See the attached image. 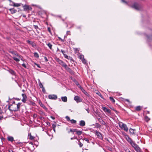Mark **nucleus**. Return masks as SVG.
<instances>
[{
	"label": "nucleus",
	"instance_id": "nucleus-47",
	"mask_svg": "<svg viewBox=\"0 0 152 152\" xmlns=\"http://www.w3.org/2000/svg\"><path fill=\"white\" fill-rule=\"evenodd\" d=\"M121 1L124 3H125L126 4H127V2L126 1H125L124 0H121Z\"/></svg>",
	"mask_w": 152,
	"mask_h": 152
},
{
	"label": "nucleus",
	"instance_id": "nucleus-25",
	"mask_svg": "<svg viewBox=\"0 0 152 152\" xmlns=\"http://www.w3.org/2000/svg\"><path fill=\"white\" fill-rule=\"evenodd\" d=\"M34 56L35 57L37 58H39V57L38 54L37 52H35L34 53Z\"/></svg>",
	"mask_w": 152,
	"mask_h": 152
},
{
	"label": "nucleus",
	"instance_id": "nucleus-28",
	"mask_svg": "<svg viewBox=\"0 0 152 152\" xmlns=\"http://www.w3.org/2000/svg\"><path fill=\"white\" fill-rule=\"evenodd\" d=\"M8 139L10 141H12L13 140V138L12 137H8Z\"/></svg>",
	"mask_w": 152,
	"mask_h": 152
},
{
	"label": "nucleus",
	"instance_id": "nucleus-44",
	"mask_svg": "<svg viewBox=\"0 0 152 152\" xmlns=\"http://www.w3.org/2000/svg\"><path fill=\"white\" fill-rule=\"evenodd\" d=\"M42 88V92L44 93H45V90L44 87H43Z\"/></svg>",
	"mask_w": 152,
	"mask_h": 152
},
{
	"label": "nucleus",
	"instance_id": "nucleus-4",
	"mask_svg": "<svg viewBox=\"0 0 152 152\" xmlns=\"http://www.w3.org/2000/svg\"><path fill=\"white\" fill-rule=\"evenodd\" d=\"M132 7L137 10H140L142 8L141 6L140 5L136 3H134L133 6H132Z\"/></svg>",
	"mask_w": 152,
	"mask_h": 152
},
{
	"label": "nucleus",
	"instance_id": "nucleus-33",
	"mask_svg": "<svg viewBox=\"0 0 152 152\" xmlns=\"http://www.w3.org/2000/svg\"><path fill=\"white\" fill-rule=\"evenodd\" d=\"M150 118H149L147 116H146L145 117V120L146 121H148L150 120Z\"/></svg>",
	"mask_w": 152,
	"mask_h": 152
},
{
	"label": "nucleus",
	"instance_id": "nucleus-27",
	"mask_svg": "<svg viewBox=\"0 0 152 152\" xmlns=\"http://www.w3.org/2000/svg\"><path fill=\"white\" fill-rule=\"evenodd\" d=\"M39 87L41 88L44 87L43 85L42 84V83L39 80Z\"/></svg>",
	"mask_w": 152,
	"mask_h": 152
},
{
	"label": "nucleus",
	"instance_id": "nucleus-14",
	"mask_svg": "<svg viewBox=\"0 0 152 152\" xmlns=\"http://www.w3.org/2000/svg\"><path fill=\"white\" fill-rule=\"evenodd\" d=\"M24 10H30L31 9V7H29V6L27 5H25L23 6Z\"/></svg>",
	"mask_w": 152,
	"mask_h": 152
},
{
	"label": "nucleus",
	"instance_id": "nucleus-15",
	"mask_svg": "<svg viewBox=\"0 0 152 152\" xmlns=\"http://www.w3.org/2000/svg\"><path fill=\"white\" fill-rule=\"evenodd\" d=\"M81 90L87 96H88L89 95V94L82 87L81 88Z\"/></svg>",
	"mask_w": 152,
	"mask_h": 152
},
{
	"label": "nucleus",
	"instance_id": "nucleus-7",
	"mask_svg": "<svg viewBox=\"0 0 152 152\" xmlns=\"http://www.w3.org/2000/svg\"><path fill=\"white\" fill-rule=\"evenodd\" d=\"M48 98L51 99H56L57 98V96L56 95L53 94L50 95L48 96Z\"/></svg>",
	"mask_w": 152,
	"mask_h": 152
},
{
	"label": "nucleus",
	"instance_id": "nucleus-3",
	"mask_svg": "<svg viewBox=\"0 0 152 152\" xmlns=\"http://www.w3.org/2000/svg\"><path fill=\"white\" fill-rule=\"evenodd\" d=\"M119 127L121 129L124 130L126 132L128 131V129L126 125L125 124L122 123V122H120L119 123Z\"/></svg>",
	"mask_w": 152,
	"mask_h": 152
},
{
	"label": "nucleus",
	"instance_id": "nucleus-32",
	"mask_svg": "<svg viewBox=\"0 0 152 152\" xmlns=\"http://www.w3.org/2000/svg\"><path fill=\"white\" fill-rule=\"evenodd\" d=\"M84 56L83 55H80L79 56V58L81 60L84 58Z\"/></svg>",
	"mask_w": 152,
	"mask_h": 152
},
{
	"label": "nucleus",
	"instance_id": "nucleus-64",
	"mask_svg": "<svg viewBox=\"0 0 152 152\" xmlns=\"http://www.w3.org/2000/svg\"><path fill=\"white\" fill-rule=\"evenodd\" d=\"M31 143V145H33V142H31V143Z\"/></svg>",
	"mask_w": 152,
	"mask_h": 152
},
{
	"label": "nucleus",
	"instance_id": "nucleus-52",
	"mask_svg": "<svg viewBox=\"0 0 152 152\" xmlns=\"http://www.w3.org/2000/svg\"><path fill=\"white\" fill-rule=\"evenodd\" d=\"M70 132H73V129H70V131H69L68 132L69 133Z\"/></svg>",
	"mask_w": 152,
	"mask_h": 152
},
{
	"label": "nucleus",
	"instance_id": "nucleus-58",
	"mask_svg": "<svg viewBox=\"0 0 152 152\" xmlns=\"http://www.w3.org/2000/svg\"><path fill=\"white\" fill-rule=\"evenodd\" d=\"M50 117L53 119V120H54L55 119V118L53 117V116H51Z\"/></svg>",
	"mask_w": 152,
	"mask_h": 152
},
{
	"label": "nucleus",
	"instance_id": "nucleus-10",
	"mask_svg": "<svg viewBox=\"0 0 152 152\" xmlns=\"http://www.w3.org/2000/svg\"><path fill=\"white\" fill-rule=\"evenodd\" d=\"M22 95L23 97V99H22V101L23 102H25L27 99V96L26 95L24 94H23Z\"/></svg>",
	"mask_w": 152,
	"mask_h": 152
},
{
	"label": "nucleus",
	"instance_id": "nucleus-49",
	"mask_svg": "<svg viewBox=\"0 0 152 152\" xmlns=\"http://www.w3.org/2000/svg\"><path fill=\"white\" fill-rule=\"evenodd\" d=\"M15 54L16 56H17L19 58H20V55H19L18 54L16 53V54Z\"/></svg>",
	"mask_w": 152,
	"mask_h": 152
},
{
	"label": "nucleus",
	"instance_id": "nucleus-29",
	"mask_svg": "<svg viewBox=\"0 0 152 152\" xmlns=\"http://www.w3.org/2000/svg\"><path fill=\"white\" fill-rule=\"evenodd\" d=\"M13 59L17 62H18L20 61V60L19 58H17L15 57H13Z\"/></svg>",
	"mask_w": 152,
	"mask_h": 152
},
{
	"label": "nucleus",
	"instance_id": "nucleus-8",
	"mask_svg": "<svg viewBox=\"0 0 152 152\" xmlns=\"http://www.w3.org/2000/svg\"><path fill=\"white\" fill-rule=\"evenodd\" d=\"M125 138L126 140L130 143V144L133 142L131 139L126 134L125 135Z\"/></svg>",
	"mask_w": 152,
	"mask_h": 152
},
{
	"label": "nucleus",
	"instance_id": "nucleus-9",
	"mask_svg": "<svg viewBox=\"0 0 152 152\" xmlns=\"http://www.w3.org/2000/svg\"><path fill=\"white\" fill-rule=\"evenodd\" d=\"M10 74L13 75H15V72L12 69H8V70H7Z\"/></svg>",
	"mask_w": 152,
	"mask_h": 152
},
{
	"label": "nucleus",
	"instance_id": "nucleus-6",
	"mask_svg": "<svg viewBox=\"0 0 152 152\" xmlns=\"http://www.w3.org/2000/svg\"><path fill=\"white\" fill-rule=\"evenodd\" d=\"M26 42L29 45H31L34 48L36 46V44L33 42L29 40H27Z\"/></svg>",
	"mask_w": 152,
	"mask_h": 152
},
{
	"label": "nucleus",
	"instance_id": "nucleus-11",
	"mask_svg": "<svg viewBox=\"0 0 152 152\" xmlns=\"http://www.w3.org/2000/svg\"><path fill=\"white\" fill-rule=\"evenodd\" d=\"M103 110L105 112L107 113H108L110 114V110L105 107H102Z\"/></svg>",
	"mask_w": 152,
	"mask_h": 152
},
{
	"label": "nucleus",
	"instance_id": "nucleus-59",
	"mask_svg": "<svg viewBox=\"0 0 152 152\" xmlns=\"http://www.w3.org/2000/svg\"><path fill=\"white\" fill-rule=\"evenodd\" d=\"M2 111L1 110V108L0 107V114H2Z\"/></svg>",
	"mask_w": 152,
	"mask_h": 152
},
{
	"label": "nucleus",
	"instance_id": "nucleus-45",
	"mask_svg": "<svg viewBox=\"0 0 152 152\" xmlns=\"http://www.w3.org/2000/svg\"><path fill=\"white\" fill-rule=\"evenodd\" d=\"M48 30L50 33H51V31L50 27H48Z\"/></svg>",
	"mask_w": 152,
	"mask_h": 152
},
{
	"label": "nucleus",
	"instance_id": "nucleus-38",
	"mask_svg": "<svg viewBox=\"0 0 152 152\" xmlns=\"http://www.w3.org/2000/svg\"><path fill=\"white\" fill-rule=\"evenodd\" d=\"M66 119L68 121H70L69 117H68V116H66Z\"/></svg>",
	"mask_w": 152,
	"mask_h": 152
},
{
	"label": "nucleus",
	"instance_id": "nucleus-46",
	"mask_svg": "<svg viewBox=\"0 0 152 152\" xmlns=\"http://www.w3.org/2000/svg\"><path fill=\"white\" fill-rule=\"evenodd\" d=\"M22 66L23 67H24L25 68H26V65L25 64H22Z\"/></svg>",
	"mask_w": 152,
	"mask_h": 152
},
{
	"label": "nucleus",
	"instance_id": "nucleus-35",
	"mask_svg": "<svg viewBox=\"0 0 152 152\" xmlns=\"http://www.w3.org/2000/svg\"><path fill=\"white\" fill-rule=\"evenodd\" d=\"M68 60H70V61L71 62H72V61L73 62L74 61L73 58H72V57H71L70 56H69L68 58Z\"/></svg>",
	"mask_w": 152,
	"mask_h": 152
},
{
	"label": "nucleus",
	"instance_id": "nucleus-16",
	"mask_svg": "<svg viewBox=\"0 0 152 152\" xmlns=\"http://www.w3.org/2000/svg\"><path fill=\"white\" fill-rule=\"evenodd\" d=\"M79 125L80 126H83L85 125V122L84 121L81 120L80 121Z\"/></svg>",
	"mask_w": 152,
	"mask_h": 152
},
{
	"label": "nucleus",
	"instance_id": "nucleus-55",
	"mask_svg": "<svg viewBox=\"0 0 152 152\" xmlns=\"http://www.w3.org/2000/svg\"><path fill=\"white\" fill-rule=\"evenodd\" d=\"M44 59H45V61H48V59L46 57H45V56L44 57Z\"/></svg>",
	"mask_w": 152,
	"mask_h": 152
},
{
	"label": "nucleus",
	"instance_id": "nucleus-36",
	"mask_svg": "<svg viewBox=\"0 0 152 152\" xmlns=\"http://www.w3.org/2000/svg\"><path fill=\"white\" fill-rule=\"evenodd\" d=\"M82 62L84 64H85L86 63V60L84 58L82 59Z\"/></svg>",
	"mask_w": 152,
	"mask_h": 152
},
{
	"label": "nucleus",
	"instance_id": "nucleus-41",
	"mask_svg": "<svg viewBox=\"0 0 152 152\" xmlns=\"http://www.w3.org/2000/svg\"><path fill=\"white\" fill-rule=\"evenodd\" d=\"M34 28L36 30L39 28L38 26L37 25H34L33 26Z\"/></svg>",
	"mask_w": 152,
	"mask_h": 152
},
{
	"label": "nucleus",
	"instance_id": "nucleus-57",
	"mask_svg": "<svg viewBox=\"0 0 152 152\" xmlns=\"http://www.w3.org/2000/svg\"><path fill=\"white\" fill-rule=\"evenodd\" d=\"M126 152H130V151L128 149H126Z\"/></svg>",
	"mask_w": 152,
	"mask_h": 152
},
{
	"label": "nucleus",
	"instance_id": "nucleus-34",
	"mask_svg": "<svg viewBox=\"0 0 152 152\" xmlns=\"http://www.w3.org/2000/svg\"><path fill=\"white\" fill-rule=\"evenodd\" d=\"M70 31H67L66 32V35H65L64 37V38L65 37H66L68 35H70Z\"/></svg>",
	"mask_w": 152,
	"mask_h": 152
},
{
	"label": "nucleus",
	"instance_id": "nucleus-26",
	"mask_svg": "<svg viewBox=\"0 0 152 152\" xmlns=\"http://www.w3.org/2000/svg\"><path fill=\"white\" fill-rule=\"evenodd\" d=\"M10 104H15V102L14 101L13 99H10L9 101Z\"/></svg>",
	"mask_w": 152,
	"mask_h": 152
},
{
	"label": "nucleus",
	"instance_id": "nucleus-5",
	"mask_svg": "<svg viewBox=\"0 0 152 152\" xmlns=\"http://www.w3.org/2000/svg\"><path fill=\"white\" fill-rule=\"evenodd\" d=\"M94 132L96 135L100 139H102V134L100 132L97 131H95Z\"/></svg>",
	"mask_w": 152,
	"mask_h": 152
},
{
	"label": "nucleus",
	"instance_id": "nucleus-2",
	"mask_svg": "<svg viewBox=\"0 0 152 152\" xmlns=\"http://www.w3.org/2000/svg\"><path fill=\"white\" fill-rule=\"evenodd\" d=\"M20 106V105H9V109L12 111H15L18 110Z\"/></svg>",
	"mask_w": 152,
	"mask_h": 152
},
{
	"label": "nucleus",
	"instance_id": "nucleus-24",
	"mask_svg": "<svg viewBox=\"0 0 152 152\" xmlns=\"http://www.w3.org/2000/svg\"><path fill=\"white\" fill-rule=\"evenodd\" d=\"M135 150L137 152H142V151L141 150V149H140V148L139 147V146H138V147L135 148Z\"/></svg>",
	"mask_w": 152,
	"mask_h": 152
},
{
	"label": "nucleus",
	"instance_id": "nucleus-12",
	"mask_svg": "<svg viewBox=\"0 0 152 152\" xmlns=\"http://www.w3.org/2000/svg\"><path fill=\"white\" fill-rule=\"evenodd\" d=\"M74 99L77 102L81 101V99L78 96H75L74 98Z\"/></svg>",
	"mask_w": 152,
	"mask_h": 152
},
{
	"label": "nucleus",
	"instance_id": "nucleus-22",
	"mask_svg": "<svg viewBox=\"0 0 152 152\" xmlns=\"http://www.w3.org/2000/svg\"><path fill=\"white\" fill-rule=\"evenodd\" d=\"M134 130H135L134 129H131V128L129 130L130 132V133L131 134H134Z\"/></svg>",
	"mask_w": 152,
	"mask_h": 152
},
{
	"label": "nucleus",
	"instance_id": "nucleus-53",
	"mask_svg": "<svg viewBox=\"0 0 152 152\" xmlns=\"http://www.w3.org/2000/svg\"><path fill=\"white\" fill-rule=\"evenodd\" d=\"M1 115V114H0V120H1V119L3 118V116Z\"/></svg>",
	"mask_w": 152,
	"mask_h": 152
},
{
	"label": "nucleus",
	"instance_id": "nucleus-50",
	"mask_svg": "<svg viewBox=\"0 0 152 152\" xmlns=\"http://www.w3.org/2000/svg\"><path fill=\"white\" fill-rule=\"evenodd\" d=\"M125 101H126L128 102L129 103V104H131L132 103L130 102L129 100L128 99H125Z\"/></svg>",
	"mask_w": 152,
	"mask_h": 152
},
{
	"label": "nucleus",
	"instance_id": "nucleus-21",
	"mask_svg": "<svg viewBox=\"0 0 152 152\" xmlns=\"http://www.w3.org/2000/svg\"><path fill=\"white\" fill-rule=\"evenodd\" d=\"M46 45L49 47L50 49L52 50V45L50 42H46Z\"/></svg>",
	"mask_w": 152,
	"mask_h": 152
},
{
	"label": "nucleus",
	"instance_id": "nucleus-43",
	"mask_svg": "<svg viewBox=\"0 0 152 152\" xmlns=\"http://www.w3.org/2000/svg\"><path fill=\"white\" fill-rule=\"evenodd\" d=\"M58 38L59 40L61 41V42H64V39H62L60 37H58Z\"/></svg>",
	"mask_w": 152,
	"mask_h": 152
},
{
	"label": "nucleus",
	"instance_id": "nucleus-62",
	"mask_svg": "<svg viewBox=\"0 0 152 152\" xmlns=\"http://www.w3.org/2000/svg\"><path fill=\"white\" fill-rule=\"evenodd\" d=\"M20 104V103H18V104Z\"/></svg>",
	"mask_w": 152,
	"mask_h": 152
},
{
	"label": "nucleus",
	"instance_id": "nucleus-61",
	"mask_svg": "<svg viewBox=\"0 0 152 152\" xmlns=\"http://www.w3.org/2000/svg\"><path fill=\"white\" fill-rule=\"evenodd\" d=\"M9 152H13V151L12 150H9Z\"/></svg>",
	"mask_w": 152,
	"mask_h": 152
},
{
	"label": "nucleus",
	"instance_id": "nucleus-40",
	"mask_svg": "<svg viewBox=\"0 0 152 152\" xmlns=\"http://www.w3.org/2000/svg\"><path fill=\"white\" fill-rule=\"evenodd\" d=\"M79 142L80 147H82L83 145V144L80 141H79Z\"/></svg>",
	"mask_w": 152,
	"mask_h": 152
},
{
	"label": "nucleus",
	"instance_id": "nucleus-31",
	"mask_svg": "<svg viewBox=\"0 0 152 152\" xmlns=\"http://www.w3.org/2000/svg\"><path fill=\"white\" fill-rule=\"evenodd\" d=\"M70 121L71 123L72 124H76V121L73 119H72L70 120Z\"/></svg>",
	"mask_w": 152,
	"mask_h": 152
},
{
	"label": "nucleus",
	"instance_id": "nucleus-20",
	"mask_svg": "<svg viewBox=\"0 0 152 152\" xmlns=\"http://www.w3.org/2000/svg\"><path fill=\"white\" fill-rule=\"evenodd\" d=\"M61 100L62 101L66 102L67 101V98L66 96H62L61 97Z\"/></svg>",
	"mask_w": 152,
	"mask_h": 152
},
{
	"label": "nucleus",
	"instance_id": "nucleus-54",
	"mask_svg": "<svg viewBox=\"0 0 152 152\" xmlns=\"http://www.w3.org/2000/svg\"><path fill=\"white\" fill-rule=\"evenodd\" d=\"M61 52L63 54V55L64 54V53H65V51L63 50H61Z\"/></svg>",
	"mask_w": 152,
	"mask_h": 152
},
{
	"label": "nucleus",
	"instance_id": "nucleus-1",
	"mask_svg": "<svg viewBox=\"0 0 152 152\" xmlns=\"http://www.w3.org/2000/svg\"><path fill=\"white\" fill-rule=\"evenodd\" d=\"M56 60L58 62L59 64L61 65L63 67H64L68 71L70 72L71 71V69L69 67H68L67 65L62 60H60L59 58H56Z\"/></svg>",
	"mask_w": 152,
	"mask_h": 152
},
{
	"label": "nucleus",
	"instance_id": "nucleus-13",
	"mask_svg": "<svg viewBox=\"0 0 152 152\" xmlns=\"http://www.w3.org/2000/svg\"><path fill=\"white\" fill-rule=\"evenodd\" d=\"M11 1L12 4V5H13L14 7H18L21 6V3H15L11 1Z\"/></svg>",
	"mask_w": 152,
	"mask_h": 152
},
{
	"label": "nucleus",
	"instance_id": "nucleus-48",
	"mask_svg": "<svg viewBox=\"0 0 152 152\" xmlns=\"http://www.w3.org/2000/svg\"><path fill=\"white\" fill-rule=\"evenodd\" d=\"M52 127L53 128V129H54L56 127V125L54 124H53L52 125Z\"/></svg>",
	"mask_w": 152,
	"mask_h": 152
},
{
	"label": "nucleus",
	"instance_id": "nucleus-51",
	"mask_svg": "<svg viewBox=\"0 0 152 152\" xmlns=\"http://www.w3.org/2000/svg\"><path fill=\"white\" fill-rule=\"evenodd\" d=\"M84 140L86 141L87 142H89V140H88V139L87 138H85Z\"/></svg>",
	"mask_w": 152,
	"mask_h": 152
},
{
	"label": "nucleus",
	"instance_id": "nucleus-23",
	"mask_svg": "<svg viewBox=\"0 0 152 152\" xmlns=\"http://www.w3.org/2000/svg\"><path fill=\"white\" fill-rule=\"evenodd\" d=\"M110 100L112 102V104H114L115 102V100L114 98L112 97H110Z\"/></svg>",
	"mask_w": 152,
	"mask_h": 152
},
{
	"label": "nucleus",
	"instance_id": "nucleus-56",
	"mask_svg": "<svg viewBox=\"0 0 152 152\" xmlns=\"http://www.w3.org/2000/svg\"><path fill=\"white\" fill-rule=\"evenodd\" d=\"M77 130L76 129H73V132H76L77 131Z\"/></svg>",
	"mask_w": 152,
	"mask_h": 152
},
{
	"label": "nucleus",
	"instance_id": "nucleus-37",
	"mask_svg": "<svg viewBox=\"0 0 152 152\" xmlns=\"http://www.w3.org/2000/svg\"><path fill=\"white\" fill-rule=\"evenodd\" d=\"M29 138L31 140H33L34 139V137L32 136L31 134L29 135Z\"/></svg>",
	"mask_w": 152,
	"mask_h": 152
},
{
	"label": "nucleus",
	"instance_id": "nucleus-18",
	"mask_svg": "<svg viewBox=\"0 0 152 152\" xmlns=\"http://www.w3.org/2000/svg\"><path fill=\"white\" fill-rule=\"evenodd\" d=\"M142 106H138L135 107V110L137 111H139L142 109Z\"/></svg>",
	"mask_w": 152,
	"mask_h": 152
},
{
	"label": "nucleus",
	"instance_id": "nucleus-63",
	"mask_svg": "<svg viewBox=\"0 0 152 152\" xmlns=\"http://www.w3.org/2000/svg\"><path fill=\"white\" fill-rule=\"evenodd\" d=\"M53 130H54V132H55V128H54V129H53Z\"/></svg>",
	"mask_w": 152,
	"mask_h": 152
},
{
	"label": "nucleus",
	"instance_id": "nucleus-60",
	"mask_svg": "<svg viewBox=\"0 0 152 152\" xmlns=\"http://www.w3.org/2000/svg\"><path fill=\"white\" fill-rule=\"evenodd\" d=\"M76 138L75 137H74L73 138H71V140H73V139H75Z\"/></svg>",
	"mask_w": 152,
	"mask_h": 152
},
{
	"label": "nucleus",
	"instance_id": "nucleus-30",
	"mask_svg": "<svg viewBox=\"0 0 152 152\" xmlns=\"http://www.w3.org/2000/svg\"><path fill=\"white\" fill-rule=\"evenodd\" d=\"M82 132L80 131H77L76 133L78 135H81L82 134Z\"/></svg>",
	"mask_w": 152,
	"mask_h": 152
},
{
	"label": "nucleus",
	"instance_id": "nucleus-42",
	"mask_svg": "<svg viewBox=\"0 0 152 152\" xmlns=\"http://www.w3.org/2000/svg\"><path fill=\"white\" fill-rule=\"evenodd\" d=\"M64 57L65 58H67V59H68V58L69 57V56H67V55H65V54H64Z\"/></svg>",
	"mask_w": 152,
	"mask_h": 152
},
{
	"label": "nucleus",
	"instance_id": "nucleus-39",
	"mask_svg": "<svg viewBox=\"0 0 152 152\" xmlns=\"http://www.w3.org/2000/svg\"><path fill=\"white\" fill-rule=\"evenodd\" d=\"M41 107L43 108L44 109H45V110H47V108L45 107V105H41Z\"/></svg>",
	"mask_w": 152,
	"mask_h": 152
},
{
	"label": "nucleus",
	"instance_id": "nucleus-19",
	"mask_svg": "<svg viewBox=\"0 0 152 152\" xmlns=\"http://www.w3.org/2000/svg\"><path fill=\"white\" fill-rule=\"evenodd\" d=\"M10 11L11 13L12 14L15 13L17 12V10L15 9L14 8H11L9 10Z\"/></svg>",
	"mask_w": 152,
	"mask_h": 152
},
{
	"label": "nucleus",
	"instance_id": "nucleus-17",
	"mask_svg": "<svg viewBox=\"0 0 152 152\" xmlns=\"http://www.w3.org/2000/svg\"><path fill=\"white\" fill-rule=\"evenodd\" d=\"M130 144L134 148V149H135V148H137L138 146L136 144L134 143L133 142L132 143H131Z\"/></svg>",
	"mask_w": 152,
	"mask_h": 152
}]
</instances>
